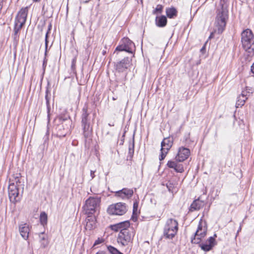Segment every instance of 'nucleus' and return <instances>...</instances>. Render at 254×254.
<instances>
[{"mask_svg":"<svg viewBox=\"0 0 254 254\" xmlns=\"http://www.w3.org/2000/svg\"><path fill=\"white\" fill-rule=\"evenodd\" d=\"M60 136H65V134H60Z\"/></svg>","mask_w":254,"mask_h":254,"instance_id":"nucleus-47","label":"nucleus"},{"mask_svg":"<svg viewBox=\"0 0 254 254\" xmlns=\"http://www.w3.org/2000/svg\"><path fill=\"white\" fill-rule=\"evenodd\" d=\"M95 254H106L105 252L103 251H100L96 253Z\"/></svg>","mask_w":254,"mask_h":254,"instance_id":"nucleus-40","label":"nucleus"},{"mask_svg":"<svg viewBox=\"0 0 254 254\" xmlns=\"http://www.w3.org/2000/svg\"><path fill=\"white\" fill-rule=\"evenodd\" d=\"M102 53H103V55H105L106 53V51H103Z\"/></svg>","mask_w":254,"mask_h":254,"instance_id":"nucleus-45","label":"nucleus"},{"mask_svg":"<svg viewBox=\"0 0 254 254\" xmlns=\"http://www.w3.org/2000/svg\"><path fill=\"white\" fill-rule=\"evenodd\" d=\"M8 196L11 202L16 203L20 200L21 197L19 193V190L16 185L11 183L8 186Z\"/></svg>","mask_w":254,"mask_h":254,"instance_id":"nucleus-11","label":"nucleus"},{"mask_svg":"<svg viewBox=\"0 0 254 254\" xmlns=\"http://www.w3.org/2000/svg\"><path fill=\"white\" fill-rule=\"evenodd\" d=\"M131 61L128 58H125L115 64L116 69L120 72H124L130 66Z\"/></svg>","mask_w":254,"mask_h":254,"instance_id":"nucleus-13","label":"nucleus"},{"mask_svg":"<svg viewBox=\"0 0 254 254\" xmlns=\"http://www.w3.org/2000/svg\"><path fill=\"white\" fill-rule=\"evenodd\" d=\"M213 34H214V32H212V33H211V34H210V36H209V38H212V37H213Z\"/></svg>","mask_w":254,"mask_h":254,"instance_id":"nucleus-42","label":"nucleus"},{"mask_svg":"<svg viewBox=\"0 0 254 254\" xmlns=\"http://www.w3.org/2000/svg\"><path fill=\"white\" fill-rule=\"evenodd\" d=\"M101 202V198L97 196L89 197L85 202L83 206L85 213L88 215L93 214L99 208Z\"/></svg>","mask_w":254,"mask_h":254,"instance_id":"nucleus-4","label":"nucleus"},{"mask_svg":"<svg viewBox=\"0 0 254 254\" xmlns=\"http://www.w3.org/2000/svg\"><path fill=\"white\" fill-rule=\"evenodd\" d=\"M178 161L170 160L168 162L167 165L169 168L174 169L177 173H183L184 171L183 165L178 163Z\"/></svg>","mask_w":254,"mask_h":254,"instance_id":"nucleus-17","label":"nucleus"},{"mask_svg":"<svg viewBox=\"0 0 254 254\" xmlns=\"http://www.w3.org/2000/svg\"><path fill=\"white\" fill-rule=\"evenodd\" d=\"M49 93V90L48 89H47L46 92V94L45 96V98H46V104H47L48 112L50 111V103H49L50 98L48 97Z\"/></svg>","mask_w":254,"mask_h":254,"instance_id":"nucleus-32","label":"nucleus"},{"mask_svg":"<svg viewBox=\"0 0 254 254\" xmlns=\"http://www.w3.org/2000/svg\"><path fill=\"white\" fill-rule=\"evenodd\" d=\"M47 63V60L46 58H45V59L43 60V67L44 70L46 68Z\"/></svg>","mask_w":254,"mask_h":254,"instance_id":"nucleus-35","label":"nucleus"},{"mask_svg":"<svg viewBox=\"0 0 254 254\" xmlns=\"http://www.w3.org/2000/svg\"><path fill=\"white\" fill-rule=\"evenodd\" d=\"M175 184L171 181H169L166 184V187L170 192H173Z\"/></svg>","mask_w":254,"mask_h":254,"instance_id":"nucleus-30","label":"nucleus"},{"mask_svg":"<svg viewBox=\"0 0 254 254\" xmlns=\"http://www.w3.org/2000/svg\"><path fill=\"white\" fill-rule=\"evenodd\" d=\"M40 0H33V1H36V2H38L39 1H40Z\"/></svg>","mask_w":254,"mask_h":254,"instance_id":"nucleus-48","label":"nucleus"},{"mask_svg":"<svg viewBox=\"0 0 254 254\" xmlns=\"http://www.w3.org/2000/svg\"><path fill=\"white\" fill-rule=\"evenodd\" d=\"M39 238L41 247L45 248L48 245L47 235H44V233H41L39 234Z\"/></svg>","mask_w":254,"mask_h":254,"instance_id":"nucleus-23","label":"nucleus"},{"mask_svg":"<svg viewBox=\"0 0 254 254\" xmlns=\"http://www.w3.org/2000/svg\"><path fill=\"white\" fill-rule=\"evenodd\" d=\"M3 0H0V10L1 9L3 5Z\"/></svg>","mask_w":254,"mask_h":254,"instance_id":"nucleus-38","label":"nucleus"},{"mask_svg":"<svg viewBox=\"0 0 254 254\" xmlns=\"http://www.w3.org/2000/svg\"><path fill=\"white\" fill-rule=\"evenodd\" d=\"M178 231L177 221L172 218L168 219L164 228V237L166 239H172L177 234Z\"/></svg>","mask_w":254,"mask_h":254,"instance_id":"nucleus-7","label":"nucleus"},{"mask_svg":"<svg viewBox=\"0 0 254 254\" xmlns=\"http://www.w3.org/2000/svg\"><path fill=\"white\" fill-rule=\"evenodd\" d=\"M133 194L132 189L128 188H124L121 190L117 191L115 192V196L120 197L123 199L125 198H130Z\"/></svg>","mask_w":254,"mask_h":254,"instance_id":"nucleus-16","label":"nucleus"},{"mask_svg":"<svg viewBox=\"0 0 254 254\" xmlns=\"http://www.w3.org/2000/svg\"><path fill=\"white\" fill-rule=\"evenodd\" d=\"M87 111L88 107L86 105H85L82 109L81 125L85 143L89 142L92 134V127H90L88 119L89 113H88Z\"/></svg>","mask_w":254,"mask_h":254,"instance_id":"nucleus-2","label":"nucleus"},{"mask_svg":"<svg viewBox=\"0 0 254 254\" xmlns=\"http://www.w3.org/2000/svg\"><path fill=\"white\" fill-rule=\"evenodd\" d=\"M108 125L110 127H113L114 126V123H113V124L109 123Z\"/></svg>","mask_w":254,"mask_h":254,"instance_id":"nucleus-43","label":"nucleus"},{"mask_svg":"<svg viewBox=\"0 0 254 254\" xmlns=\"http://www.w3.org/2000/svg\"><path fill=\"white\" fill-rule=\"evenodd\" d=\"M130 223L128 221H126L111 226L112 230L116 232H121L124 229L129 227Z\"/></svg>","mask_w":254,"mask_h":254,"instance_id":"nucleus-18","label":"nucleus"},{"mask_svg":"<svg viewBox=\"0 0 254 254\" xmlns=\"http://www.w3.org/2000/svg\"><path fill=\"white\" fill-rule=\"evenodd\" d=\"M95 222L93 220H90V219H87L86 224V229L91 230L94 227Z\"/></svg>","mask_w":254,"mask_h":254,"instance_id":"nucleus-29","label":"nucleus"},{"mask_svg":"<svg viewBox=\"0 0 254 254\" xmlns=\"http://www.w3.org/2000/svg\"><path fill=\"white\" fill-rule=\"evenodd\" d=\"M19 232L22 237L26 240L29 237V228L27 224H22L19 226Z\"/></svg>","mask_w":254,"mask_h":254,"instance_id":"nucleus-19","label":"nucleus"},{"mask_svg":"<svg viewBox=\"0 0 254 254\" xmlns=\"http://www.w3.org/2000/svg\"><path fill=\"white\" fill-rule=\"evenodd\" d=\"M75 63H76V58H74L72 60V64H71V67L72 68H75Z\"/></svg>","mask_w":254,"mask_h":254,"instance_id":"nucleus-36","label":"nucleus"},{"mask_svg":"<svg viewBox=\"0 0 254 254\" xmlns=\"http://www.w3.org/2000/svg\"><path fill=\"white\" fill-rule=\"evenodd\" d=\"M172 145L173 140L170 137H167L163 139L161 142V154L159 157L160 161L164 159Z\"/></svg>","mask_w":254,"mask_h":254,"instance_id":"nucleus-12","label":"nucleus"},{"mask_svg":"<svg viewBox=\"0 0 254 254\" xmlns=\"http://www.w3.org/2000/svg\"><path fill=\"white\" fill-rule=\"evenodd\" d=\"M134 138L129 142V146H128V157H129V159L132 158L133 153H134Z\"/></svg>","mask_w":254,"mask_h":254,"instance_id":"nucleus-25","label":"nucleus"},{"mask_svg":"<svg viewBox=\"0 0 254 254\" xmlns=\"http://www.w3.org/2000/svg\"><path fill=\"white\" fill-rule=\"evenodd\" d=\"M241 230V227L240 226L239 229H238V233H239V232Z\"/></svg>","mask_w":254,"mask_h":254,"instance_id":"nucleus-44","label":"nucleus"},{"mask_svg":"<svg viewBox=\"0 0 254 254\" xmlns=\"http://www.w3.org/2000/svg\"><path fill=\"white\" fill-rule=\"evenodd\" d=\"M95 171H91V172H90V176L91 177V179H93L95 177Z\"/></svg>","mask_w":254,"mask_h":254,"instance_id":"nucleus-37","label":"nucleus"},{"mask_svg":"<svg viewBox=\"0 0 254 254\" xmlns=\"http://www.w3.org/2000/svg\"><path fill=\"white\" fill-rule=\"evenodd\" d=\"M203 205L204 202L198 198L194 200L191 203L190 206V210L191 211L198 210L202 207Z\"/></svg>","mask_w":254,"mask_h":254,"instance_id":"nucleus-20","label":"nucleus"},{"mask_svg":"<svg viewBox=\"0 0 254 254\" xmlns=\"http://www.w3.org/2000/svg\"><path fill=\"white\" fill-rule=\"evenodd\" d=\"M51 28H52V25H51V24H49V25L48 26V29L46 34V36H45V55H47V53L48 34H49L50 31H51Z\"/></svg>","mask_w":254,"mask_h":254,"instance_id":"nucleus-27","label":"nucleus"},{"mask_svg":"<svg viewBox=\"0 0 254 254\" xmlns=\"http://www.w3.org/2000/svg\"><path fill=\"white\" fill-rule=\"evenodd\" d=\"M207 231L206 222L201 219L199 222L197 230L194 234V237L191 239V243L195 244H199L201 239L206 235Z\"/></svg>","mask_w":254,"mask_h":254,"instance_id":"nucleus-8","label":"nucleus"},{"mask_svg":"<svg viewBox=\"0 0 254 254\" xmlns=\"http://www.w3.org/2000/svg\"><path fill=\"white\" fill-rule=\"evenodd\" d=\"M167 22V19L166 16L162 15L160 16H157L155 19L156 25L159 27H165Z\"/></svg>","mask_w":254,"mask_h":254,"instance_id":"nucleus-21","label":"nucleus"},{"mask_svg":"<svg viewBox=\"0 0 254 254\" xmlns=\"http://www.w3.org/2000/svg\"><path fill=\"white\" fill-rule=\"evenodd\" d=\"M122 42V44L116 47V51H126L129 53H133L135 51L134 44L128 38H124Z\"/></svg>","mask_w":254,"mask_h":254,"instance_id":"nucleus-10","label":"nucleus"},{"mask_svg":"<svg viewBox=\"0 0 254 254\" xmlns=\"http://www.w3.org/2000/svg\"><path fill=\"white\" fill-rule=\"evenodd\" d=\"M250 91H251V90L250 89H248L247 88L246 90L242 91L241 95L242 96L247 97L248 94L252 93V92H251Z\"/></svg>","mask_w":254,"mask_h":254,"instance_id":"nucleus-33","label":"nucleus"},{"mask_svg":"<svg viewBox=\"0 0 254 254\" xmlns=\"http://www.w3.org/2000/svg\"><path fill=\"white\" fill-rule=\"evenodd\" d=\"M166 13L169 18H174L177 16L178 11L174 7H168L166 9Z\"/></svg>","mask_w":254,"mask_h":254,"instance_id":"nucleus-22","label":"nucleus"},{"mask_svg":"<svg viewBox=\"0 0 254 254\" xmlns=\"http://www.w3.org/2000/svg\"><path fill=\"white\" fill-rule=\"evenodd\" d=\"M163 10V6L161 4H158L156 7V8L154 10L153 13L155 14L156 13H161L162 12Z\"/></svg>","mask_w":254,"mask_h":254,"instance_id":"nucleus-31","label":"nucleus"},{"mask_svg":"<svg viewBox=\"0 0 254 254\" xmlns=\"http://www.w3.org/2000/svg\"><path fill=\"white\" fill-rule=\"evenodd\" d=\"M251 71L252 72V73H254V63L251 66Z\"/></svg>","mask_w":254,"mask_h":254,"instance_id":"nucleus-39","label":"nucleus"},{"mask_svg":"<svg viewBox=\"0 0 254 254\" xmlns=\"http://www.w3.org/2000/svg\"><path fill=\"white\" fill-rule=\"evenodd\" d=\"M190 155V151L188 148L181 147L179 148L178 154L175 157V159L179 162L186 160Z\"/></svg>","mask_w":254,"mask_h":254,"instance_id":"nucleus-15","label":"nucleus"},{"mask_svg":"<svg viewBox=\"0 0 254 254\" xmlns=\"http://www.w3.org/2000/svg\"><path fill=\"white\" fill-rule=\"evenodd\" d=\"M29 7L22 8L17 13L14 21V38L17 37L18 32L25 24L28 12Z\"/></svg>","mask_w":254,"mask_h":254,"instance_id":"nucleus-3","label":"nucleus"},{"mask_svg":"<svg viewBox=\"0 0 254 254\" xmlns=\"http://www.w3.org/2000/svg\"><path fill=\"white\" fill-rule=\"evenodd\" d=\"M89 1V0H85L84 1H83V2L86 3L88 2Z\"/></svg>","mask_w":254,"mask_h":254,"instance_id":"nucleus-46","label":"nucleus"},{"mask_svg":"<svg viewBox=\"0 0 254 254\" xmlns=\"http://www.w3.org/2000/svg\"><path fill=\"white\" fill-rule=\"evenodd\" d=\"M241 44L248 56H253L254 54V35L250 29H245L242 32Z\"/></svg>","mask_w":254,"mask_h":254,"instance_id":"nucleus-1","label":"nucleus"},{"mask_svg":"<svg viewBox=\"0 0 254 254\" xmlns=\"http://www.w3.org/2000/svg\"><path fill=\"white\" fill-rule=\"evenodd\" d=\"M215 237H216V234H214V237H209L204 243L200 244L199 246L201 249L205 252L211 250L216 244Z\"/></svg>","mask_w":254,"mask_h":254,"instance_id":"nucleus-14","label":"nucleus"},{"mask_svg":"<svg viewBox=\"0 0 254 254\" xmlns=\"http://www.w3.org/2000/svg\"><path fill=\"white\" fill-rule=\"evenodd\" d=\"M135 234V231L132 227L126 228L120 232L117 238L119 244L123 246H127L132 241Z\"/></svg>","mask_w":254,"mask_h":254,"instance_id":"nucleus-6","label":"nucleus"},{"mask_svg":"<svg viewBox=\"0 0 254 254\" xmlns=\"http://www.w3.org/2000/svg\"><path fill=\"white\" fill-rule=\"evenodd\" d=\"M228 18V12L227 10L222 8L218 12L216 17L214 32L221 34L224 30L227 20Z\"/></svg>","mask_w":254,"mask_h":254,"instance_id":"nucleus-5","label":"nucleus"},{"mask_svg":"<svg viewBox=\"0 0 254 254\" xmlns=\"http://www.w3.org/2000/svg\"><path fill=\"white\" fill-rule=\"evenodd\" d=\"M107 249L111 254H123L118 251L116 248L112 246H108Z\"/></svg>","mask_w":254,"mask_h":254,"instance_id":"nucleus-28","label":"nucleus"},{"mask_svg":"<svg viewBox=\"0 0 254 254\" xmlns=\"http://www.w3.org/2000/svg\"><path fill=\"white\" fill-rule=\"evenodd\" d=\"M48 216L47 214L45 212H42L40 214V221L41 224L45 226L47 224Z\"/></svg>","mask_w":254,"mask_h":254,"instance_id":"nucleus-26","label":"nucleus"},{"mask_svg":"<svg viewBox=\"0 0 254 254\" xmlns=\"http://www.w3.org/2000/svg\"><path fill=\"white\" fill-rule=\"evenodd\" d=\"M247 99H248V97H246L240 95L239 97H238L237 101L236 104V107L237 108L242 107L244 105V104Z\"/></svg>","mask_w":254,"mask_h":254,"instance_id":"nucleus-24","label":"nucleus"},{"mask_svg":"<svg viewBox=\"0 0 254 254\" xmlns=\"http://www.w3.org/2000/svg\"><path fill=\"white\" fill-rule=\"evenodd\" d=\"M127 211V207L125 203L119 202L111 205L107 209L109 214L111 215H122Z\"/></svg>","mask_w":254,"mask_h":254,"instance_id":"nucleus-9","label":"nucleus"},{"mask_svg":"<svg viewBox=\"0 0 254 254\" xmlns=\"http://www.w3.org/2000/svg\"><path fill=\"white\" fill-rule=\"evenodd\" d=\"M205 46H203V47L201 49L200 51L201 52H203V51L205 50Z\"/></svg>","mask_w":254,"mask_h":254,"instance_id":"nucleus-41","label":"nucleus"},{"mask_svg":"<svg viewBox=\"0 0 254 254\" xmlns=\"http://www.w3.org/2000/svg\"><path fill=\"white\" fill-rule=\"evenodd\" d=\"M102 242V240L98 238V240H96L95 242H94V246H96L99 244H101Z\"/></svg>","mask_w":254,"mask_h":254,"instance_id":"nucleus-34","label":"nucleus"}]
</instances>
